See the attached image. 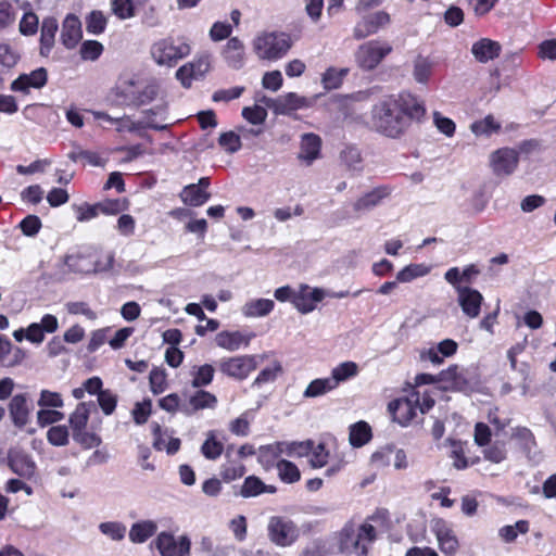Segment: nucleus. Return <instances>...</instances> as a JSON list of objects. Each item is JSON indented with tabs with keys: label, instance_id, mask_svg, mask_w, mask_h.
Listing matches in <instances>:
<instances>
[{
	"label": "nucleus",
	"instance_id": "4c0bfd02",
	"mask_svg": "<svg viewBox=\"0 0 556 556\" xmlns=\"http://www.w3.org/2000/svg\"><path fill=\"white\" fill-rule=\"evenodd\" d=\"M359 372V367L355 362L346 361L340 363L336 367L331 369V380L334 381L336 388H338L342 382H345L354 377H356Z\"/></svg>",
	"mask_w": 556,
	"mask_h": 556
},
{
	"label": "nucleus",
	"instance_id": "338daca9",
	"mask_svg": "<svg viewBox=\"0 0 556 556\" xmlns=\"http://www.w3.org/2000/svg\"><path fill=\"white\" fill-rule=\"evenodd\" d=\"M72 435H73V439L75 442H77L84 448H87V450L97 447L102 442L101 438L98 434H96L93 432H88V431H86V429L77 431V432L73 433Z\"/></svg>",
	"mask_w": 556,
	"mask_h": 556
},
{
	"label": "nucleus",
	"instance_id": "09e8293b",
	"mask_svg": "<svg viewBox=\"0 0 556 556\" xmlns=\"http://www.w3.org/2000/svg\"><path fill=\"white\" fill-rule=\"evenodd\" d=\"M431 267L426 264H409L396 275L399 282H410L412 280L428 275Z\"/></svg>",
	"mask_w": 556,
	"mask_h": 556
},
{
	"label": "nucleus",
	"instance_id": "f704fd0d",
	"mask_svg": "<svg viewBox=\"0 0 556 556\" xmlns=\"http://www.w3.org/2000/svg\"><path fill=\"white\" fill-rule=\"evenodd\" d=\"M434 62L424 55H418L413 62V77L421 85H427L432 76Z\"/></svg>",
	"mask_w": 556,
	"mask_h": 556
},
{
	"label": "nucleus",
	"instance_id": "de8ad7c7",
	"mask_svg": "<svg viewBox=\"0 0 556 556\" xmlns=\"http://www.w3.org/2000/svg\"><path fill=\"white\" fill-rule=\"evenodd\" d=\"M21 59V53L16 45L10 42H0V65L10 70L14 67Z\"/></svg>",
	"mask_w": 556,
	"mask_h": 556
},
{
	"label": "nucleus",
	"instance_id": "6e6d98bb",
	"mask_svg": "<svg viewBox=\"0 0 556 556\" xmlns=\"http://www.w3.org/2000/svg\"><path fill=\"white\" fill-rule=\"evenodd\" d=\"M357 540H359V553L368 556V545L376 540V529L370 523H363L357 533Z\"/></svg>",
	"mask_w": 556,
	"mask_h": 556
},
{
	"label": "nucleus",
	"instance_id": "e433bc0d",
	"mask_svg": "<svg viewBox=\"0 0 556 556\" xmlns=\"http://www.w3.org/2000/svg\"><path fill=\"white\" fill-rule=\"evenodd\" d=\"M157 530V525L153 520H143L136 522L129 530V540L132 543H144Z\"/></svg>",
	"mask_w": 556,
	"mask_h": 556
},
{
	"label": "nucleus",
	"instance_id": "5701e85b",
	"mask_svg": "<svg viewBox=\"0 0 556 556\" xmlns=\"http://www.w3.org/2000/svg\"><path fill=\"white\" fill-rule=\"evenodd\" d=\"M30 410L26 394H16L9 403L10 417L17 428H23L28 424Z\"/></svg>",
	"mask_w": 556,
	"mask_h": 556
},
{
	"label": "nucleus",
	"instance_id": "bf43d9fd",
	"mask_svg": "<svg viewBox=\"0 0 556 556\" xmlns=\"http://www.w3.org/2000/svg\"><path fill=\"white\" fill-rule=\"evenodd\" d=\"M520 447L526 452H530L535 446V439L530 429L526 427H517L513 430L511 434Z\"/></svg>",
	"mask_w": 556,
	"mask_h": 556
},
{
	"label": "nucleus",
	"instance_id": "a211bd4d",
	"mask_svg": "<svg viewBox=\"0 0 556 556\" xmlns=\"http://www.w3.org/2000/svg\"><path fill=\"white\" fill-rule=\"evenodd\" d=\"M48 80V74L46 68L39 67L29 74H21L14 79L10 86V89L14 92L28 93L31 88L40 89Z\"/></svg>",
	"mask_w": 556,
	"mask_h": 556
},
{
	"label": "nucleus",
	"instance_id": "ea45409f",
	"mask_svg": "<svg viewBox=\"0 0 556 556\" xmlns=\"http://www.w3.org/2000/svg\"><path fill=\"white\" fill-rule=\"evenodd\" d=\"M147 0H110L112 12L119 20H128L136 15V8L142 5Z\"/></svg>",
	"mask_w": 556,
	"mask_h": 556
},
{
	"label": "nucleus",
	"instance_id": "7c9ffc66",
	"mask_svg": "<svg viewBox=\"0 0 556 556\" xmlns=\"http://www.w3.org/2000/svg\"><path fill=\"white\" fill-rule=\"evenodd\" d=\"M59 25L54 17H46L41 24L40 33V53L47 56L53 45Z\"/></svg>",
	"mask_w": 556,
	"mask_h": 556
},
{
	"label": "nucleus",
	"instance_id": "393cba45",
	"mask_svg": "<svg viewBox=\"0 0 556 556\" xmlns=\"http://www.w3.org/2000/svg\"><path fill=\"white\" fill-rule=\"evenodd\" d=\"M253 334H247L241 331H222L217 333L215 341L219 348L235 352L247 348L250 344Z\"/></svg>",
	"mask_w": 556,
	"mask_h": 556
},
{
	"label": "nucleus",
	"instance_id": "8fccbe9b",
	"mask_svg": "<svg viewBox=\"0 0 556 556\" xmlns=\"http://www.w3.org/2000/svg\"><path fill=\"white\" fill-rule=\"evenodd\" d=\"M530 529V523L527 520H518L515 525H507L498 530L500 538L506 542H514L518 534H526Z\"/></svg>",
	"mask_w": 556,
	"mask_h": 556
},
{
	"label": "nucleus",
	"instance_id": "774afa93",
	"mask_svg": "<svg viewBox=\"0 0 556 556\" xmlns=\"http://www.w3.org/2000/svg\"><path fill=\"white\" fill-rule=\"evenodd\" d=\"M219 146L229 153H235L241 149L240 136L233 131L224 132L218 139Z\"/></svg>",
	"mask_w": 556,
	"mask_h": 556
},
{
	"label": "nucleus",
	"instance_id": "72a5a7b5",
	"mask_svg": "<svg viewBox=\"0 0 556 556\" xmlns=\"http://www.w3.org/2000/svg\"><path fill=\"white\" fill-rule=\"evenodd\" d=\"M276 488L274 485L265 484L260 478L255 476H249L244 479L240 490V495L248 498L254 497L262 493H275Z\"/></svg>",
	"mask_w": 556,
	"mask_h": 556
},
{
	"label": "nucleus",
	"instance_id": "4468645a",
	"mask_svg": "<svg viewBox=\"0 0 556 556\" xmlns=\"http://www.w3.org/2000/svg\"><path fill=\"white\" fill-rule=\"evenodd\" d=\"M392 192L393 187L390 185L377 186L357 198L353 203V210L358 214L369 212L382 204V202L388 199Z\"/></svg>",
	"mask_w": 556,
	"mask_h": 556
},
{
	"label": "nucleus",
	"instance_id": "20e7f679",
	"mask_svg": "<svg viewBox=\"0 0 556 556\" xmlns=\"http://www.w3.org/2000/svg\"><path fill=\"white\" fill-rule=\"evenodd\" d=\"M393 48L388 41L368 40L355 51V62L363 71L375 70L391 52Z\"/></svg>",
	"mask_w": 556,
	"mask_h": 556
},
{
	"label": "nucleus",
	"instance_id": "412c9836",
	"mask_svg": "<svg viewBox=\"0 0 556 556\" xmlns=\"http://www.w3.org/2000/svg\"><path fill=\"white\" fill-rule=\"evenodd\" d=\"M226 64L233 70H240L245 64V47L238 37H231L222 49Z\"/></svg>",
	"mask_w": 556,
	"mask_h": 556
},
{
	"label": "nucleus",
	"instance_id": "58836bf2",
	"mask_svg": "<svg viewBox=\"0 0 556 556\" xmlns=\"http://www.w3.org/2000/svg\"><path fill=\"white\" fill-rule=\"evenodd\" d=\"M339 549L342 553L359 552V540L353 525H345L339 533Z\"/></svg>",
	"mask_w": 556,
	"mask_h": 556
},
{
	"label": "nucleus",
	"instance_id": "c03bdc74",
	"mask_svg": "<svg viewBox=\"0 0 556 556\" xmlns=\"http://www.w3.org/2000/svg\"><path fill=\"white\" fill-rule=\"evenodd\" d=\"M371 438V429L365 421H358L350 427V443L354 447L365 445Z\"/></svg>",
	"mask_w": 556,
	"mask_h": 556
},
{
	"label": "nucleus",
	"instance_id": "603ef678",
	"mask_svg": "<svg viewBox=\"0 0 556 556\" xmlns=\"http://www.w3.org/2000/svg\"><path fill=\"white\" fill-rule=\"evenodd\" d=\"M279 478L286 483H294L300 480L301 473L295 464L280 459L277 463Z\"/></svg>",
	"mask_w": 556,
	"mask_h": 556
},
{
	"label": "nucleus",
	"instance_id": "6e6552de",
	"mask_svg": "<svg viewBox=\"0 0 556 556\" xmlns=\"http://www.w3.org/2000/svg\"><path fill=\"white\" fill-rule=\"evenodd\" d=\"M268 535L276 545L289 546L299 538V530L291 520L275 516L268 522Z\"/></svg>",
	"mask_w": 556,
	"mask_h": 556
},
{
	"label": "nucleus",
	"instance_id": "f3484780",
	"mask_svg": "<svg viewBox=\"0 0 556 556\" xmlns=\"http://www.w3.org/2000/svg\"><path fill=\"white\" fill-rule=\"evenodd\" d=\"M457 301L463 313L469 318H477L483 302L482 294L469 287H457Z\"/></svg>",
	"mask_w": 556,
	"mask_h": 556
},
{
	"label": "nucleus",
	"instance_id": "dca6fc26",
	"mask_svg": "<svg viewBox=\"0 0 556 556\" xmlns=\"http://www.w3.org/2000/svg\"><path fill=\"white\" fill-rule=\"evenodd\" d=\"M210 185V178L202 177L199 179L198 184H190L184 187L179 197L181 201L189 206H201L211 198V193L207 191Z\"/></svg>",
	"mask_w": 556,
	"mask_h": 556
},
{
	"label": "nucleus",
	"instance_id": "c85d7f7f",
	"mask_svg": "<svg viewBox=\"0 0 556 556\" xmlns=\"http://www.w3.org/2000/svg\"><path fill=\"white\" fill-rule=\"evenodd\" d=\"M457 343L452 339L441 341L437 346H432L421 352V358L428 359L432 364L440 365L443 363V357H450L457 351Z\"/></svg>",
	"mask_w": 556,
	"mask_h": 556
},
{
	"label": "nucleus",
	"instance_id": "7ed1b4c3",
	"mask_svg": "<svg viewBox=\"0 0 556 556\" xmlns=\"http://www.w3.org/2000/svg\"><path fill=\"white\" fill-rule=\"evenodd\" d=\"M191 52L190 46L182 40L164 38L154 42L151 47L153 61L161 66L173 67L178 61L188 56Z\"/></svg>",
	"mask_w": 556,
	"mask_h": 556
},
{
	"label": "nucleus",
	"instance_id": "0e129e2a",
	"mask_svg": "<svg viewBox=\"0 0 556 556\" xmlns=\"http://www.w3.org/2000/svg\"><path fill=\"white\" fill-rule=\"evenodd\" d=\"M47 440L54 446H64L68 443V430L65 426H52L47 432Z\"/></svg>",
	"mask_w": 556,
	"mask_h": 556
},
{
	"label": "nucleus",
	"instance_id": "423d86ee",
	"mask_svg": "<svg viewBox=\"0 0 556 556\" xmlns=\"http://www.w3.org/2000/svg\"><path fill=\"white\" fill-rule=\"evenodd\" d=\"M261 359L257 355L225 357L219 361L218 368L227 377L241 381L257 368Z\"/></svg>",
	"mask_w": 556,
	"mask_h": 556
},
{
	"label": "nucleus",
	"instance_id": "e2e57ef3",
	"mask_svg": "<svg viewBox=\"0 0 556 556\" xmlns=\"http://www.w3.org/2000/svg\"><path fill=\"white\" fill-rule=\"evenodd\" d=\"M150 390L153 394L163 393L167 389V376L164 369L153 368L149 376Z\"/></svg>",
	"mask_w": 556,
	"mask_h": 556
},
{
	"label": "nucleus",
	"instance_id": "c756f323",
	"mask_svg": "<svg viewBox=\"0 0 556 556\" xmlns=\"http://www.w3.org/2000/svg\"><path fill=\"white\" fill-rule=\"evenodd\" d=\"M480 274L479 268L470 264L466 266L462 271L458 267H452L444 274V279L452 285L455 290L457 287H463L460 283H471L476 277Z\"/></svg>",
	"mask_w": 556,
	"mask_h": 556
},
{
	"label": "nucleus",
	"instance_id": "13d9d810",
	"mask_svg": "<svg viewBox=\"0 0 556 556\" xmlns=\"http://www.w3.org/2000/svg\"><path fill=\"white\" fill-rule=\"evenodd\" d=\"M245 473L243 464L236 460H228L220 468V476L226 482L241 478Z\"/></svg>",
	"mask_w": 556,
	"mask_h": 556
},
{
	"label": "nucleus",
	"instance_id": "3c124183",
	"mask_svg": "<svg viewBox=\"0 0 556 556\" xmlns=\"http://www.w3.org/2000/svg\"><path fill=\"white\" fill-rule=\"evenodd\" d=\"M281 455L290 457H302L309 454L313 448V442H279Z\"/></svg>",
	"mask_w": 556,
	"mask_h": 556
},
{
	"label": "nucleus",
	"instance_id": "ddd939ff",
	"mask_svg": "<svg viewBox=\"0 0 556 556\" xmlns=\"http://www.w3.org/2000/svg\"><path fill=\"white\" fill-rule=\"evenodd\" d=\"M211 68L210 55H201L197 60L180 66L176 78L185 88H190L193 80L201 79Z\"/></svg>",
	"mask_w": 556,
	"mask_h": 556
},
{
	"label": "nucleus",
	"instance_id": "680f3d73",
	"mask_svg": "<svg viewBox=\"0 0 556 556\" xmlns=\"http://www.w3.org/2000/svg\"><path fill=\"white\" fill-rule=\"evenodd\" d=\"M348 74V70L336 67L328 68L323 75V84L326 89H337L341 86L343 77Z\"/></svg>",
	"mask_w": 556,
	"mask_h": 556
},
{
	"label": "nucleus",
	"instance_id": "0eeeda50",
	"mask_svg": "<svg viewBox=\"0 0 556 556\" xmlns=\"http://www.w3.org/2000/svg\"><path fill=\"white\" fill-rule=\"evenodd\" d=\"M261 101L277 115H289L309 105V101L305 97L295 92H288L277 98L263 97Z\"/></svg>",
	"mask_w": 556,
	"mask_h": 556
},
{
	"label": "nucleus",
	"instance_id": "f03ea898",
	"mask_svg": "<svg viewBox=\"0 0 556 556\" xmlns=\"http://www.w3.org/2000/svg\"><path fill=\"white\" fill-rule=\"evenodd\" d=\"M290 48V37L285 33L264 31L252 41L253 52L263 61H278L288 53Z\"/></svg>",
	"mask_w": 556,
	"mask_h": 556
},
{
	"label": "nucleus",
	"instance_id": "a878e982",
	"mask_svg": "<svg viewBox=\"0 0 556 556\" xmlns=\"http://www.w3.org/2000/svg\"><path fill=\"white\" fill-rule=\"evenodd\" d=\"M502 51V47L497 41L489 38H481L471 47V53L480 63H486L496 59Z\"/></svg>",
	"mask_w": 556,
	"mask_h": 556
},
{
	"label": "nucleus",
	"instance_id": "69168bd1",
	"mask_svg": "<svg viewBox=\"0 0 556 556\" xmlns=\"http://www.w3.org/2000/svg\"><path fill=\"white\" fill-rule=\"evenodd\" d=\"M282 367L279 362H274L271 366L265 367L260 371L257 377L255 378L253 384L254 386H262L264 383H268L274 381L279 374H281Z\"/></svg>",
	"mask_w": 556,
	"mask_h": 556
},
{
	"label": "nucleus",
	"instance_id": "aec40b11",
	"mask_svg": "<svg viewBox=\"0 0 556 556\" xmlns=\"http://www.w3.org/2000/svg\"><path fill=\"white\" fill-rule=\"evenodd\" d=\"M432 530L437 536L439 547L442 553L454 555L458 549L459 543L451 527L442 519L433 523Z\"/></svg>",
	"mask_w": 556,
	"mask_h": 556
},
{
	"label": "nucleus",
	"instance_id": "052dcab7",
	"mask_svg": "<svg viewBox=\"0 0 556 556\" xmlns=\"http://www.w3.org/2000/svg\"><path fill=\"white\" fill-rule=\"evenodd\" d=\"M91 262L94 264V273L105 271L112 268L114 255L110 251H103L94 248V255Z\"/></svg>",
	"mask_w": 556,
	"mask_h": 556
},
{
	"label": "nucleus",
	"instance_id": "4be33fe9",
	"mask_svg": "<svg viewBox=\"0 0 556 556\" xmlns=\"http://www.w3.org/2000/svg\"><path fill=\"white\" fill-rule=\"evenodd\" d=\"M321 139L318 135L308 132L301 136L298 159L309 166L320 157Z\"/></svg>",
	"mask_w": 556,
	"mask_h": 556
},
{
	"label": "nucleus",
	"instance_id": "2f4dec72",
	"mask_svg": "<svg viewBox=\"0 0 556 556\" xmlns=\"http://www.w3.org/2000/svg\"><path fill=\"white\" fill-rule=\"evenodd\" d=\"M92 408H94L93 402H81L76 406L75 410L70 415L68 418L72 434L86 429Z\"/></svg>",
	"mask_w": 556,
	"mask_h": 556
},
{
	"label": "nucleus",
	"instance_id": "37998d69",
	"mask_svg": "<svg viewBox=\"0 0 556 556\" xmlns=\"http://www.w3.org/2000/svg\"><path fill=\"white\" fill-rule=\"evenodd\" d=\"M334 389H337L334 381H332L330 377L317 378L309 382L303 393V396L307 399L318 397L333 391Z\"/></svg>",
	"mask_w": 556,
	"mask_h": 556
},
{
	"label": "nucleus",
	"instance_id": "473e14b6",
	"mask_svg": "<svg viewBox=\"0 0 556 556\" xmlns=\"http://www.w3.org/2000/svg\"><path fill=\"white\" fill-rule=\"evenodd\" d=\"M275 307V303L269 299H255L248 301L241 308L245 317H264L267 316Z\"/></svg>",
	"mask_w": 556,
	"mask_h": 556
},
{
	"label": "nucleus",
	"instance_id": "a19ab883",
	"mask_svg": "<svg viewBox=\"0 0 556 556\" xmlns=\"http://www.w3.org/2000/svg\"><path fill=\"white\" fill-rule=\"evenodd\" d=\"M215 369L210 364L192 366L190 369L191 386L202 388L208 386L214 378Z\"/></svg>",
	"mask_w": 556,
	"mask_h": 556
},
{
	"label": "nucleus",
	"instance_id": "39448f33",
	"mask_svg": "<svg viewBox=\"0 0 556 556\" xmlns=\"http://www.w3.org/2000/svg\"><path fill=\"white\" fill-rule=\"evenodd\" d=\"M419 400L420 393L412 389L407 395L391 401L388 409L393 420L403 427L415 421L420 416Z\"/></svg>",
	"mask_w": 556,
	"mask_h": 556
},
{
	"label": "nucleus",
	"instance_id": "6ab92c4d",
	"mask_svg": "<svg viewBox=\"0 0 556 556\" xmlns=\"http://www.w3.org/2000/svg\"><path fill=\"white\" fill-rule=\"evenodd\" d=\"M390 21L389 14L379 11L363 17L354 27L353 35L356 39H363L376 34Z\"/></svg>",
	"mask_w": 556,
	"mask_h": 556
},
{
	"label": "nucleus",
	"instance_id": "a18cd8bd",
	"mask_svg": "<svg viewBox=\"0 0 556 556\" xmlns=\"http://www.w3.org/2000/svg\"><path fill=\"white\" fill-rule=\"evenodd\" d=\"M340 159L349 170L361 172L363 169V159L361 152L354 146H346L340 152Z\"/></svg>",
	"mask_w": 556,
	"mask_h": 556
},
{
	"label": "nucleus",
	"instance_id": "49530a36",
	"mask_svg": "<svg viewBox=\"0 0 556 556\" xmlns=\"http://www.w3.org/2000/svg\"><path fill=\"white\" fill-rule=\"evenodd\" d=\"M470 130L476 136H491L501 130V124L493 115H486L484 118L473 122L470 125Z\"/></svg>",
	"mask_w": 556,
	"mask_h": 556
},
{
	"label": "nucleus",
	"instance_id": "2eb2a0df",
	"mask_svg": "<svg viewBox=\"0 0 556 556\" xmlns=\"http://www.w3.org/2000/svg\"><path fill=\"white\" fill-rule=\"evenodd\" d=\"M94 255L93 247H83L78 250L67 254L64 258V264L71 271L78 274L94 273V264L91 262Z\"/></svg>",
	"mask_w": 556,
	"mask_h": 556
},
{
	"label": "nucleus",
	"instance_id": "f8f14e48",
	"mask_svg": "<svg viewBox=\"0 0 556 556\" xmlns=\"http://www.w3.org/2000/svg\"><path fill=\"white\" fill-rule=\"evenodd\" d=\"M327 295V291L321 288H312L308 285H300L293 298L294 307L302 314L313 312L317 304Z\"/></svg>",
	"mask_w": 556,
	"mask_h": 556
},
{
	"label": "nucleus",
	"instance_id": "79ce46f5",
	"mask_svg": "<svg viewBox=\"0 0 556 556\" xmlns=\"http://www.w3.org/2000/svg\"><path fill=\"white\" fill-rule=\"evenodd\" d=\"M224 451V444L217 439L216 431L211 430L206 433V439L201 446L202 455L210 460L217 459Z\"/></svg>",
	"mask_w": 556,
	"mask_h": 556
},
{
	"label": "nucleus",
	"instance_id": "bb28decb",
	"mask_svg": "<svg viewBox=\"0 0 556 556\" xmlns=\"http://www.w3.org/2000/svg\"><path fill=\"white\" fill-rule=\"evenodd\" d=\"M153 446L157 451H166L173 455L180 448V440L174 438L168 429H162L160 425L153 426Z\"/></svg>",
	"mask_w": 556,
	"mask_h": 556
},
{
	"label": "nucleus",
	"instance_id": "c9c22d12",
	"mask_svg": "<svg viewBox=\"0 0 556 556\" xmlns=\"http://www.w3.org/2000/svg\"><path fill=\"white\" fill-rule=\"evenodd\" d=\"M280 456L281 450L279 442H275L273 444L260 446L257 460L265 470H269L275 466L277 467Z\"/></svg>",
	"mask_w": 556,
	"mask_h": 556
},
{
	"label": "nucleus",
	"instance_id": "9d476101",
	"mask_svg": "<svg viewBox=\"0 0 556 556\" xmlns=\"http://www.w3.org/2000/svg\"><path fill=\"white\" fill-rule=\"evenodd\" d=\"M155 546L161 556H189L191 542L187 535L176 540L172 533L161 532L155 540Z\"/></svg>",
	"mask_w": 556,
	"mask_h": 556
},
{
	"label": "nucleus",
	"instance_id": "cd10ccee",
	"mask_svg": "<svg viewBox=\"0 0 556 556\" xmlns=\"http://www.w3.org/2000/svg\"><path fill=\"white\" fill-rule=\"evenodd\" d=\"M81 38V24L77 16L68 14L62 26L61 40L68 48H74Z\"/></svg>",
	"mask_w": 556,
	"mask_h": 556
},
{
	"label": "nucleus",
	"instance_id": "b1692460",
	"mask_svg": "<svg viewBox=\"0 0 556 556\" xmlns=\"http://www.w3.org/2000/svg\"><path fill=\"white\" fill-rule=\"evenodd\" d=\"M216 405L217 397L213 393L199 390L190 396L187 403L181 405L180 412L186 415H192L201 409L215 408Z\"/></svg>",
	"mask_w": 556,
	"mask_h": 556
},
{
	"label": "nucleus",
	"instance_id": "5fc2aeb1",
	"mask_svg": "<svg viewBox=\"0 0 556 556\" xmlns=\"http://www.w3.org/2000/svg\"><path fill=\"white\" fill-rule=\"evenodd\" d=\"M102 534L113 541H122L126 535V526L118 521H105L99 525Z\"/></svg>",
	"mask_w": 556,
	"mask_h": 556
},
{
	"label": "nucleus",
	"instance_id": "1a4fd4ad",
	"mask_svg": "<svg viewBox=\"0 0 556 556\" xmlns=\"http://www.w3.org/2000/svg\"><path fill=\"white\" fill-rule=\"evenodd\" d=\"M9 468L22 479H31L37 471L33 456L21 448H11L7 455Z\"/></svg>",
	"mask_w": 556,
	"mask_h": 556
},
{
	"label": "nucleus",
	"instance_id": "4d7b16f0",
	"mask_svg": "<svg viewBox=\"0 0 556 556\" xmlns=\"http://www.w3.org/2000/svg\"><path fill=\"white\" fill-rule=\"evenodd\" d=\"M108 20L102 11H92L86 17V29L93 35L102 34L106 27Z\"/></svg>",
	"mask_w": 556,
	"mask_h": 556
},
{
	"label": "nucleus",
	"instance_id": "9b49d317",
	"mask_svg": "<svg viewBox=\"0 0 556 556\" xmlns=\"http://www.w3.org/2000/svg\"><path fill=\"white\" fill-rule=\"evenodd\" d=\"M519 163V152L511 148H501L490 156V165L496 176L511 175Z\"/></svg>",
	"mask_w": 556,
	"mask_h": 556
},
{
	"label": "nucleus",
	"instance_id": "f257e3e1",
	"mask_svg": "<svg viewBox=\"0 0 556 556\" xmlns=\"http://www.w3.org/2000/svg\"><path fill=\"white\" fill-rule=\"evenodd\" d=\"M426 114L422 101L412 93L392 94L372 109V122L376 129L390 138L405 132L412 121H421Z\"/></svg>",
	"mask_w": 556,
	"mask_h": 556
},
{
	"label": "nucleus",
	"instance_id": "864d4df0",
	"mask_svg": "<svg viewBox=\"0 0 556 556\" xmlns=\"http://www.w3.org/2000/svg\"><path fill=\"white\" fill-rule=\"evenodd\" d=\"M99 211L105 215H117L129 207V201L126 198L106 199L98 203Z\"/></svg>",
	"mask_w": 556,
	"mask_h": 556
}]
</instances>
